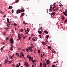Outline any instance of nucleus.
Masks as SVG:
<instances>
[{
	"mask_svg": "<svg viewBox=\"0 0 67 67\" xmlns=\"http://www.w3.org/2000/svg\"><path fill=\"white\" fill-rule=\"evenodd\" d=\"M51 9H52V5H51L50 6V8Z\"/></svg>",
	"mask_w": 67,
	"mask_h": 67,
	"instance_id": "40",
	"label": "nucleus"
},
{
	"mask_svg": "<svg viewBox=\"0 0 67 67\" xmlns=\"http://www.w3.org/2000/svg\"><path fill=\"white\" fill-rule=\"evenodd\" d=\"M39 37H40V38H42V36H41V35H39Z\"/></svg>",
	"mask_w": 67,
	"mask_h": 67,
	"instance_id": "46",
	"label": "nucleus"
},
{
	"mask_svg": "<svg viewBox=\"0 0 67 67\" xmlns=\"http://www.w3.org/2000/svg\"><path fill=\"white\" fill-rule=\"evenodd\" d=\"M32 48H33V47H28L27 48V49H26V51L27 52H29V50L32 52L33 51Z\"/></svg>",
	"mask_w": 67,
	"mask_h": 67,
	"instance_id": "2",
	"label": "nucleus"
},
{
	"mask_svg": "<svg viewBox=\"0 0 67 67\" xmlns=\"http://www.w3.org/2000/svg\"><path fill=\"white\" fill-rule=\"evenodd\" d=\"M14 56V54H13V55L11 56V55H10L9 56V58L10 59H12V57H13Z\"/></svg>",
	"mask_w": 67,
	"mask_h": 67,
	"instance_id": "12",
	"label": "nucleus"
},
{
	"mask_svg": "<svg viewBox=\"0 0 67 67\" xmlns=\"http://www.w3.org/2000/svg\"><path fill=\"white\" fill-rule=\"evenodd\" d=\"M29 61L30 62L31 60L32 62H35V60H33V58L32 57H31V56L29 57Z\"/></svg>",
	"mask_w": 67,
	"mask_h": 67,
	"instance_id": "4",
	"label": "nucleus"
},
{
	"mask_svg": "<svg viewBox=\"0 0 67 67\" xmlns=\"http://www.w3.org/2000/svg\"><path fill=\"white\" fill-rule=\"evenodd\" d=\"M9 25V24H7V26L8 27H9V25Z\"/></svg>",
	"mask_w": 67,
	"mask_h": 67,
	"instance_id": "41",
	"label": "nucleus"
},
{
	"mask_svg": "<svg viewBox=\"0 0 67 67\" xmlns=\"http://www.w3.org/2000/svg\"><path fill=\"white\" fill-rule=\"evenodd\" d=\"M38 53L39 54H40L41 53V52H38Z\"/></svg>",
	"mask_w": 67,
	"mask_h": 67,
	"instance_id": "63",
	"label": "nucleus"
},
{
	"mask_svg": "<svg viewBox=\"0 0 67 67\" xmlns=\"http://www.w3.org/2000/svg\"><path fill=\"white\" fill-rule=\"evenodd\" d=\"M4 45L5 44V43L4 42H3L2 43Z\"/></svg>",
	"mask_w": 67,
	"mask_h": 67,
	"instance_id": "51",
	"label": "nucleus"
},
{
	"mask_svg": "<svg viewBox=\"0 0 67 67\" xmlns=\"http://www.w3.org/2000/svg\"><path fill=\"white\" fill-rule=\"evenodd\" d=\"M25 30V34H28L29 32V30L28 28H27L26 30H25V28L24 29Z\"/></svg>",
	"mask_w": 67,
	"mask_h": 67,
	"instance_id": "5",
	"label": "nucleus"
},
{
	"mask_svg": "<svg viewBox=\"0 0 67 67\" xmlns=\"http://www.w3.org/2000/svg\"><path fill=\"white\" fill-rule=\"evenodd\" d=\"M27 58H29V56L27 55Z\"/></svg>",
	"mask_w": 67,
	"mask_h": 67,
	"instance_id": "57",
	"label": "nucleus"
},
{
	"mask_svg": "<svg viewBox=\"0 0 67 67\" xmlns=\"http://www.w3.org/2000/svg\"><path fill=\"white\" fill-rule=\"evenodd\" d=\"M46 63L48 65H49V63H50V62H49V60H48L47 61Z\"/></svg>",
	"mask_w": 67,
	"mask_h": 67,
	"instance_id": "14",
	"label": "nucleus"
},
{
	"mask_svg": "<svg viewBox=\"0 0 67 67\" xmlns=\"http://www.w3.org/2000/svg\"><path fill=\"white\" fill-rule=\"evenodd\" d=\"M6 34V33H5V32H3V35H5Z\"/></svg>",
	"mask_w": 67,
	"mask_h": 67,
	"instance_id": "30",
	"label": "nucleus"
},
{
	"mask_svg": "<svg viewBox=\"0 0 67 67\" xmlns=\"http://www.w3.org/2000/svg\"><path fill=\"white\" fill-rule=\"evenodd\" d=\"M6 40H7V41H8V40H10V39H9V38L7 37L6 38Z\"/></svg>",
	"mask_w": 67,
	"mask_h": 67,
	"instance_id": "23",
	"label": "nucleus"
},
{
	"mask_svg": "<svg viewBox=\"0 0 67 67\" xmlns=\"http://www.w3.org/2000/svg\"><path fill=\"white\" fill-rule=\"evenodd\" d=\"M20 35L21 36H22L23 37V36H23V34L21 33L20 34Z\"/></svg>",
	"mask_w": 67,
	"mask_h": 67,
	"instance_id": "28",
	"label": "nucleus"
},
{
	"mask_svg": "<svg viewBox=\"0 0 67 67\" xmlns=\"http://www.w3.org/2000/svg\"><path fill=\"white\" fill-rule=\"evenodd\" d=\"M50 48H51L50 46H48V49H50Z\"/></svg>",
	"mask_w": 67,
	"mask_h": 67,
	"instance_id": "45",
	"label": "nucleus"
},
{
	"mask_svg": "<svg viewBox=\"0 0 67 67\" xmlns=\"http://www.w3.org/2000/svg\"><path fill=\"white\" fill-rule=\"evenodd\" d=\"M23 24H25V25H26V24H27V23H25V22H23Z\"/></svg>",
	"mask_w": 67,
	"mask_h": 67,
	"instance_id": "22",
	"label": "nucleus"
},
{
	"mask_svg": "<svg viewBox=\"0 0 67 67\" xmlns=\"http://www.w3.org/2000/svg\"><path fill=\"white\" fill-rule=\"evenodd\" d=\"M8 29H9V28H5V30H8Z\"/></svg>",
	"mask_w": 67,
	"mask_h": 67,
	"instance_id": "42",
	"label": "nucleus"
},
{
	"mask_svg": "<svg viewBox=\"0 0 67 67\" xmlns=\"http://www.w3.org/2000/svg\"><path fill=\"white\" fill-rule=\"evenodd\" d=\"M19 1V0H17L16 1V3H17V2H18Z\"/></svg>",
	"mask_w": 67,
	"mask_h": 67,
	"instance_id": "38",
	"label": "nucleus"
},
{
	"mask_svg": "<svg viewBox=\"0 0 67 67\" xmlns=\"http://www.w3.org/2000/svg\"><path fill=\"white\" fill-rule=\"evenodd\" d=\"M65 12H63V13L65 15V16H67V9H66L65 10Z\"/></svg>",
	"mask_w": 67,
	"mask_h": 67,
	"instance_id": "7",
	"label": "nucleus"
},
{
	"mask_svg": "<svg viewBox=\"0 0 67 67\" xmlns=\"http://www.w3.org/2000/svg\"><path fill=\"white\" fill-rule=\"evenodd\" d=\"M18 38H19V40H20L22 38V37L20 36V34H18Z\"/></svg>",
	"mask_w": 67,
	"mask_h": 67,
	"instance_id": "10",
	"label": "nucleus"
},
{
	"mask_svg": "<svg viewBox=\"0 0 67 67\" xmlns=\"http://www.w3.org/2000/svg\"><path fill=\"white\" fill-rule=\"evenodd\" d=\"M52 9H53V11L55 12L56 11H57L58 10V7H56V6L54 5Z\"/></svg>",
	"mask_w": 67,
	"mask_h": 67,
	"instance_id": "3",
	"label": "nucleus"
},
{
	"mask_svg": "<svg viewBox=\"0 0 67 67\" xmlns=\"http://www.w3.org/2000/svg\"><path fill=\"white\" fill-rule=\"evenodd\" d=\"M8 24L9 25H10V24H11V22H9V23H8Z\"/></svg>",
	"mask_w": 67,
	"mask_h": 67,
	"instance_id": "39",
	"label": "nucleus"
},
{
	"mask_svg": "<svg viewBox=\"0 0 67 67\" xmlns=\"http://www.w3.org/2000/svg\"><path fill=\"white\" fill-rule=\"evenodd\" d=\"M21 12H24V9H21V10H20V9H18L17 10L16 12V13L17 14H19L20 13H21Z\"/></svg>",
	"mask_w": 67,
	"mask_h": 67,
	"instance_id": "1",
	"label": "nucleus"
},
{
	"mask_svg": "<svg viewBox=\"0 0 67 67\" xmlns=\"http://www.w3.org/2000/svg\"><path fill=\"white\" fill-rule=\"evenodd\" d=\"M23 31V30L22 29H21L20 30V32H22Z\"/></svg>",
	"mask_w": 67,
	"mask_h": 67,
	"instance_id": "32",
	"label": "nucleus"
},
{
	"mask_svg": "<svg viewBox=\"0 0 67 67\" xmlns=\"http://www.w3.org/2000/svg\"><path fill=\"white\" fill-rule=\"evenodd\" d=\"M5 17H6V15H5L4 16V18H5Z\"/></svg>",
	"mask_w": 67,
	"mask_h": 67,
	"instance_id": "53",
	"label": "nucleus"
},
{
	"mask_svg": "<svg viewBox=\"0 0 67 67\" xmlns=\"http://www.w3.org/2000/svg\"><path fill=\"white\" fill-rule=\"evenodd\" d=\"M14 25V26H16L17 25H16V24L15 23H14L13 24Z\"/></svg>",
	"mask_w": 67,
	"mask_h": 67,
	"instance_id": "35",
	"label": "nucleus"
},
{
	"mask_svg": "<svg viewBox=\"0 0 67 67\" xmlns=\"http://www.w3.org/2000/svg\"><path fill=\"white\" fill-rule=\"evenodd\" d=\"M49 10L50 11H52V10L51 9H49Z\"/></svg>",
	"mask_w": 67,
	"mask_h": 67,
	"instance_id": "52",
	"label": "nucleus"
},
{
	"mask_svg": "<svg viewBox=\"0 0 67 67\" xmlns=\"http://www.w3.org/2000/svg\"><path fill=\"white\" fill-rule=\"evenodd\" d=\"M14 41H13V38H10V43H11V44H13L14 43Z\"/></svg>",
	"mask_w": 67,
	"mask_h": 67,
	"instance_id": "8",
	"label": "nucleus"
},
{
	"mask_svg": "<svg viewBox=\"0 0 67 67\" xmlns=\"http://www.w3.org/2000/svg\"><path fill=\"white\" fill-rule=\"evenodd\" d=\"M43 57V54H41V57Z\"/></svg>",
	"mask_w": 67,
	"mask_h": 67,
	"instance_id": "43",
	"label": "nucleus"
},
{
	"mask_svg": "<svg viewBox=\"0 0 67 67\" xmlns=\"http://www.w3.org/2000/svg\"><path fill=\"white\" fill-rule=\"evenodd\" d=\"M43 66H44V67H46V64L45 63H44Z\"/></svg>",
	"mask_w": 67,
	"mask_h": 67,
	"instance_id": "21",
	"label": "nucleus"
},
{
	"mask_svg": "<svg viewBox=\"0 0 67 67\" xmlns=\"http://www.w3.org/2000/svg\"><path fill=\"white\" fill-rule=\"evenodd\" d=\"M19 65H20L19 66H20V65H21V64H20V63H19Z\"/></svg>",
	"mask_w": 67,
	"mask_h": 67,
	"instance_id": "59",
	"label": "nucleus"
},
{
	"mask_svg": "<svg viewBox=\"0 0 67 67\" xmlns=\"http://www.w3.org/2000/svg\"><path fill=\"white\" fill-rule=\"evenodd\" d=\"M36 49H35V50H34V52H36Z\"/></svg>",
	"mask_w": 67,
	"mask_h": 67,
	"instance_id": "54",
	"label": "nucleus"
},
{
	"mask_svg": "<svg viewBox=\"0 0 67 67\" xmlns=\"http://www.w3.org/2000/svg\"><path fill=\"white\" fill-rule=\"evenodd\" d=\"M44 32H45L46 33L48 34V32H47V31H44Z\"/></svg>",
	"mask_w": 67,
	"mask_h": 67,
	"instance_id": "29",
	"label": "nucleus"
},
{
	"mask_svg": "<svg viewBox=\"0 0 67 67\" xmlns=\"http://www.w3.org/2000/svg\"><path fill=\"white\" fill-rule=\"evenodd\" d=\"M8 58H7V59H6L5 61V64H6L7 63V62H8Z\"/></svg>",
	"mask_w": 67,
	"mask_h": 67,
	"instance_id": "11",
	"label": "nucleus"
},
{
	"mask_svg": "<svg viewBox=\"0 0 67 67\" xmlns=\"http://www.w3.org/2000/svg\"><path fill=\"white\" fill-rule=\"evenodd\" d=\"M62 20L63 21H64V20H65V18H64V16H63L62 17Z\"/></svg>",
	"mask_w": 67,
	"mask_h": 67,
	"instance_id": "15",
	"label": "nucleus"
},
{
	"mask_svg": "<svg viewBox=\"0 0 67 67\" xmlns=\"http://www.w3.org/2000/svg\"><path fill=\"white\" fill-rule=\"evenodd\" d=\"M1 65H2V64L0 65V67H1Z\"/></svg>",
	"mask_w": 67,
	"mask_h": 67,
	"instance_id": "61",
	"label": "nucleus"
},
{
	"mask_svg": "<svg viewBox=\"0 0 67 67\" xmlns=\"http://www.w3.org/2000/svg\"><path fill=\"white\" fill-rule=\"evenodd\" d=\"M25 65L26 66H27V67H28V66H29V65H28V63H27V62H26L25 63Z\"/></svg>",
	"mask_w": 67,
	"mask_h": 67,
	"instance_id": "13",
	"label": "nucleus"
},
{
	"mask_svg": "<svg viewBox=\"0 0 67 67\" xmlns=\"http://www.w3.org/2000/svg\"><path fill=\"white\" fill-rule=\"evenodd\" d=\"M13 48V46H11V48L10 49L11 50H13V49H12V48Z\"/></svg>",
	"mask_w": 67,
	"mask_h": 67,
	"instance_id": "34",
	"label": "nucleus"
},
{
	"mask_svg": "<svg viewBox=\"0 0 67 67\" xmlns=\"http://www.w3.org/2000/svg\"><path fill=\"white\" fill-rule=\"evenodd\" d=\"M42 27H39V30H42Z\"/></svg>",
	"mask_w": 67,
	"mask_h": 67,
	"instance_id": "24",
	"label": "nucleus"
},
{
	"mask_svg": "<svg viewBox=\"0 0 67 67\" xmlns=\"http://www.w3.org/2000/svg\"><path fill=\"white\" fill-rule=\"evenodd\" d=\"M38 32L39 33V34H41V33H42V32L41 31H38Z\"/></svg>",
	"mask_w": 67,
	"mask_h": 67,
	"instance_id": "25",
	"label": "nucleus"
},
{
	"mask_svg": "<svg viewBox=\"0 0 67 67\" xmlns=\"http://www.w3.org/2000/svg\"><path fill=\"white\" fill-rule=\"evenodd\" d=\"M56 4V3H54V4H53V6L54 5H55Z\"/></svg>",
	"mask_w": 67,
	"mask_h": 67,
	"instance_id": "44",
	"label": "nucleus"
},
{
	"mask_svg": "<svg viewBox=\"0 0 67 67\" xmlns=\"http://www.w3.org/2000/svg\"><path fill=\"white\" fill-rule=\"evenodd\" d=\"M42 44L43 45H45L46 44L45 42H42Z\"/></svg>",
	"mask_w": 67,
	"mask_h": 67,
	"instance_id": "18",
	"label": "nucleus"
},
{
	"mask_svg": "<svg viewBox=\"0 0 67 67\" xmlns=\"http://www.w3.org/2000/svg\"><path fill=\"white\" fill-rule=\"evenodd\" d=\"M55 14H56L55 12H53L51 14V15L52 16V17H53V16H54V15H55Z\"/></svg>",
	"mask_w": 67,
	"mask_h": 67,
	"instance_id": "9",
	"label": "nucleus"
},
{
	"mask_svg": "<svg viewBox=\"0 0 67 67\" xmlns=\"http://www.w3.org/2000/svg\"><path fill=\"white\" fill-rule=\"evenodd\" d=\"M29 40H30V39H31V37H29Z\"/></svg>",
	"mask_w": 67,
	"mask_h": 67,
	"instance_id": "58",
	"label": "nucleus"
},
{
	"mask_svg": "<svg viewBox=\"0 0 67 67\" xmlns=\"http://www.w3.org/2000/svg\"><path fill=\"white\" fill-rule=\"evenodd\" d=\"M46 42H48V40H46Z\"/></svg>",
	"mask_w": 67,
	"mask_h": 67,
	"instance_id": "56",
	"label": "nucleus"
},
{
	"mask_svg": "<svg viewBox=\"0 0 67 67\" xmlns=\"http://www.w3.org/2000/svg\"><path fill=\"white\" fill-rule=\"evenodd\" d=\"M19 67V65H18V64L17 65L16 67Z\"/></svg>",
	"mask_w": 67,
	"mask_h": 67,
	"instance_id": "50",
	"label": "nucleus"
},
{
	"mask_svg": "<svg viewBox=\"0 0 67 67\" xmlns=\"http://www.w3.org/2000/svg\"><path fill=\"white\" fill-rule=\"evenodd\" d=\"M0 13L1 14H3V12H2V11H0Z\"/></svg>",
	"mask_w": 67,
	"mask_h": 67,
	"instance_id": "36",
	"label": "nucleus"
},
{
	"mask_svg": "<svg viewBox=\"0 0 67 67\" xmlns=\"http://www.w3.org/2000/svg\"><path fill=\"white\" fill-rule=\"evenodd\" d=\"M53 53H56V52L54 51H53Z\"/></svg>",
	"mask_w": 67,
	"mask_h": 67,
	"instance_id": "60",
	"label": "nucleus"
},
{
	"mask_svg": "<svg viewBox=\"0 0 67 67\" xmlns=\"http://www.w3.org/2000/svg\"><path fill=\"white\" fill-rule=\"evenodd\" d=\"M9 63H8L9 64H11V62L10 61H9Z\"/></svg>",
	"mask_w": 67,
	"mask_h": 67,
	"instance_id": "49",
	"label": "nucleus"
},
{
	"mask_svg": "<svg viewBox=\"0 0 67 67\" xmlns=\"http://www.w3.org/2000/svg\"><path fill=\"white\" fill-rule=\"evenodd\" d=\"M24 15V13H22V15H21V16H23V15Z\"/></svg>",
	"mask_w": 67,
	"mask_h": 67,
	"instance_id": "33",
	"label": "nucleus"
},
{
	"mask_svg": "<svg viewBox=\"0 0 67 67\" xmlns=\"http://www.w3.org/2000/svg\"><path fill=\"white\" fill-rule=\"evenodd\" d=\"M3 48H2L1 49V52H2V51H3Z\"/></svg>",
	"mask_w": 67,
	"mask_h": 67,
	"instance_id": "31",
	"label": "nucleus"
},
{
	"mask_svg": "<svg viewBox=\"0 0 67 67\" xmlns=\"http://www.w3.org/2000/svg\"><path fill=\"white\" fill-rule=\"evenodd\" d=\"M42 63H40V66L41 67H42Z\"/></svg>",
	"mask_w": 67,
	"mask_h": 67,
	"instance_id": "20",
	"label": "nucleus"
},
{
	"mask_svg": "<svg viewBox=\"0 0 67 67\" xmlns=\"http://www.w3.org/2000/svg\"><path fill=\"white\" fill-rule=\"evenodd\" d=\"M55 67V65H53L52 66V67Z\"/></svg>",
	"mask_w": 67,
	"mask_h": 67,
	"instance_id": "47",
	"label": "nucleus"
},
{
	"mask_svg": "<svg viewBox=\"0 0 67 67\" xmlns=\"http://www.w3.org/2000/svg\"><path fill=\"white\" fill-rule=\"evenodd\" d=\"M16 55L18 57L19 56V54H18V53H16Z\"/></svg>",
	"mask_w": 67,
	"mask_h": 67,
	"instance_id": "26",
	"label": "nucleus"
},
{
	"mask_svg": "<svg viewBox=\"0 0 67 67\" xmlns=\"http://www.w3.org/2000/svg\"><path fill=\"white\" fill-rule=\"evenodd\" d=\"M67 22V19H66L65 21H64V22Z\"/></svg>",
	"mask_w": 67,
	"mask_h": 67,
	"instance_id": "48",
	"label": "nucleus"
},
{
	"mask_svg": "<svg viewBox=\"0 0 67 67\" xmlns=\"http://www.w3.org/2000/svg\"><path fill=\"white\" fill-rule=\"evenodd\" d=\"M14 12V10H13V9H12V12L13 13Z\"/></svg>",
	"mask_w": 67,
	"mask_h": 67,
	"instance_id": "37",
	"label": "nucleus"
},
{
	"mask_svg": "<svg viewBox=\"0 0 67 67\" xmlns=\"http://www.w3.org/2000/svg\"><path fill=\"white\" fill-rule=\"evenodd\" d=\"M49 37V35H47L46 36V38L47 40H48V38Z\"/></svg>",
	"mask_w": 67,
	"mask_h": 67,
	"instance_id": "19",
	"label": "nucleus"
},
{
	"mask_svg": "<svg viewBox=\"0 0 67 67\" xmlns=\"http://www.w3.org/2000/svg\"><path fill=\"white\" fill-rule=\"evenodd\" d=\"M25 37L23 38V39H25Z\"/></svg>",
	"mask_w": 67,
	"mask_h": 67,
	"instance_id": "62",
	"label": "nucleus"
},
{
	"mask_svg": "<svg viewBox=\"0 0 67 67\" xmlns=\"http://www.w3.org/2000/svg\"><path fill=\"white\" fill-rule=\"evenodd\" d=\"M7 21L8 22H9V21H10V20H9V18H7Z\"/></svg>",
	"mask_w": 67,
	"mask_h": 67,
	"instance_id": "27",
	"label": "nucleus"
},
{
	"mask_svg": "<svg viewBox=\"0 0 67 67\" xmlns=\"http://www.w3.org/2000/svg\"><path fill=\"white\" fill-rule=\"evenodd\" d=\"M32 40L33 41H37V39L36 38H32Z\"/></svg>",
	"mask_w": 67,
	"mask_h": 67,
	"instance_id": "16",
	"label": "nucleus"
},
{
	"mask_svg": "<svg viewBox=\"0 0 67 67\" xmlns=\"http://www.w3.org/2000/svg\"><path fill=\"white\" fill-rule=\"evenodd\" d=\"M32 67H34V65H32Z\"/></svg>",
	"mask_w": 67,
	"mask_h": 67,
	"instance_id": "64",
	"label": "nucleus"
},
{
	"mask_svg": "<svg viewBox=\"0 0 67 67\" xmlns=\"http://www.w3.org/2000/svg\"><path fill=\"white\" fill-rule=\"evenodd\" d=\"M20 58L21 57H23L24 58V55H23V53L22 52H21L20 53Z\"/></svg>",
	"mask_w": 67,
	"mask_h": 67,
	"instance_id": "6",
	"label": "nucleus"
},
{
	"mask_svg": "<svg viewBox=\"0 0 67 67\" xmlns=\"http://www.w3.org/2000/svg\"><path fill=\"white\" fill-rule=\"evenodd\" d=\"M27 37V36H25V38H26Z\"/></svg>",
	"mask_w": 67,
	"mask_h": 67,
	"instance_id": "55",
	"label": "nucleus"
},
{
	"mask_svg": "<svg viewBox=\"0 0 67 67\" xmlns=\"http://www.w3.org/2000/svg\"><path fill=\"white\" fill-rule=\"evenodd\" d=\"M12 8V6H10L9 7L8 9H11Z\"/></svg>",
	"mask_w": 67,
	"mask_h": 67,
	"instance_id": "17",
	"label": "nucleus"
}]
</instances>
